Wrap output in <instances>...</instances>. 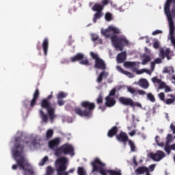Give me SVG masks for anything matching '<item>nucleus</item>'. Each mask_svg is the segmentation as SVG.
Returning a JSON list of instances; mask_svg holds the SVG:
<instances>
[{
    "label": "nucleus",
    "instance_id": "46",
    "mask_svg": "<svg viewBox=\"0 0 175 175\" xmlns=\"http://www.w3.org/2000/svg\"><path fill=\"white\" fill-rule=\"evenodd\" d=\"M105 20L107 21H111L113 20V15L110 12H107L105 14Z\"/></svg>",
    "mask_w": 175,
    "mask_h": 175
},
{
    "label": "nucleus",
    "instance_id": "44",
    "mask_svg": "<svg viewBox=\"0 0 175 175\" xmlns=\"http://www.w3.org/2000/svg\"><path fill=\"white\" fill-rule=\"evenodd\" d=\"M47 161H49V157L45 156L39 163L40 166H44Z\"/></svg>",
    "mask_w": 175,
    "mask_h": 175
},
{
    "label": "nucleus",
    "instance_id": "9",
    "mask_svg": "<svg viewBox=\"0 0 175 175\" xmlns=\"http://www.w3.org/2000/svg\"><path fill=\"white\" fill-rule=\"evenodd\" d=\"M129 137H128V135H126V133H124L123 131H121L118 135H116V139L118 142H120V143H123L124 146H126V142H128L129 139Z\"/></svg>",
    "mask_w": 175,
    "mask_h": 175
},
{
    "label": "nucleus",
    "instance_id": "50",
    "mask_svg": "<svg viewBox=\"0 0 175 175\" xmlns=\"http://www.w3.org/2000/svg\"><path fill=\"white\" fill-rule=\"evenodd\" d=\"M117 92V89L113 88L112 89L108 95V96L111 97V96H116V93Z\"/></svg>",
    "mask_w": 175,
    "mask_h": 175
},
{
    "label": "nucleus",
    "instance_id": "22",
    "mask_svg": "<svg viewBox=\"0 0 175 175\" xmlns=\"http://www.w3.org/2000/svg\"><path fill=\"white\" fill-rule=\"evenodd\" d=\"M117 70H118V72H120V73H122V75H125L126 76H128V77H129V79H133L134 76L133 74H132V72H129L125 70H124L121 66H118L116 67Z\"/></svg>",
    "mask_w": 175,
    "mask_h": 175
},
{
    "label": "nucleus",
    "instance_id": "27",
    "mask_svg": "<svg viewBox=\"0 0 175 175\" xmlns=\"http://www.w3.org/2000/svg\"><path fill=\"white\" fill-rule=\"evenodd\" d=\"M103 9H104L103 5H102L100 3H95L92 8L93 12H102Z\"/></svg>",
    "mask_w": 175,
    "mask_h": 175
},
{
    "label": "nucleus",
    "instance_id": "18",
    "mask_svg": "<svg viewBox=\"0 0 175 175\" xmlns=\"http://www.w3.org/2000/svg\"><path fill=\"white\" fill-rule=\"evenodd\" d=\"M138 85L139 87H142V88H144V90H147L148 87H150V83H148V81L146 79H140L138 81Z\"/></svg>",
    "mask_w": 175,
    "mask_h": 175
},
{
    "label": "nucleus",
    "instance_id": "12",
    "mask_svg": "<svg viewBox=\"0 0 175 175\" xmlns=\"http://www.w3.org/2000/svg\"><path fill=\"white\" fill-rule=\"evenodd\" d=\"M74 111L79 117H90V111L83 110L80 107H75Z\"/></svg>",
    "mask_w": 175,
    "mask_h": 175
},
{
    "label": "nucleus",
    "instance_id": "29",
    "mask_svg": "<svg viewBox=\"0 0 175 175\" xmlns=\"http://www.w3.org/2000/svg\"><path fill=\"white\" fill-rule=\"evenodd\" d=\"M101 33H102L103 36H105V38H110V36L111 35V31L109 29V27L106 29H102Z\"/></svg>",
    "mask_w": 175,
    "mask_h": 175
},
{
    "label": "nucleus",
    "instance_id": "59",
    "mask_svg": "<svg viewBox=\"0 0 175 175\" xmlns=\"http://www.w3.org/2000/svg\"><path fill=\"white\" fill-rule=\"evenodd\" d=\"M159 33H162V31H161V30H156V31H154L152 33V35H153V36L159 35Z\"/></svg>",
    "mask_w": 175,
    "mask_h": 175
},
{
    "label": "nucleus",
    "instance_id": "26",
    "mask_svg": "<svg viewBox=\"0 0 175 175\" xmlns=\"http://www.w3.org/2000/svg\"><path fill=\"white\" fill-rule=\"evenodd\" d=\"M167 96H169L170 98H167L164 101V103L165 105H173V103L175 102V96L174 94H168Z\"/></svg>",
    "mask_w": 175,
    "mask_h": 175
},
{
    "label": "nucleus",
    "instance_id": "11",
    "mask_svg": "<svg viewBox=\"0 0 175 175\" xmlns=\"http://www.w3.org/2000/svg\"><path fill=\"white\" fill-rule=\"evenodd\" d=\"M119 103L123 105V106H133V100L131 98L121 96L118 99Z\"/></svg>",
    "mask_w": 175,
    "mask_h": 175
},
{
    "label": "nucleus",
    "instance_id": "51",
    "mask_svg": "<svg viewBox=\"0 0 175 175\" xmlns=\"http://www.w3.org/2000/svg\"><path fill=\"white\" fill-rule=\"evenodd\" d=\"M159 90H163V88H165V87L167 86L166 83L165 82H163L162 81H161L160 83H159Z\"/></svg>",
    "mask_w": 175,
    "mask_h": 175
},
{
    "label": "nucleus",
    "instance_id": "45",
    "mask_svg": "<svg viewBox=\"0 0 175 175\" xmlns=\"http://www.w3.org/2000/svg\"><path fill=\"white\" fill-rule=\"evenodd\" d=\"M67 96V94L64 92H60L57 95V99H64Z\"/></svg>",
    "mask_w": 175,
    "mask_h": 175
},
{
    "label": "nucleus",
    "instance_id": "17",
    "mask_svg": "<svg viewBox=\"0 0 175 175\" xmlns=\"http://www.w3.org/2000/svg\"><path fill=\"white\" fill-rule=\"evenodd\" d=\"M116 59L118 64H122L123 62H125L126 60V51H122L118 54Z\"/></svg>",
    "mask_w": 175,
    "mask_h": 175
},
{
    "label": "nucleus",
    "instance_id": "62",
    "mask_svg": "<svg viewBox=\"0 0 175 175\" xmlns=\"http://www.w3.org/2000/svg\"><path fill=\"white\" fill-rule=\"evenodd\" d=\"M165 88V92H172V88L169 86H166Z\"/></svg>",
    "mask_w": 175,
    "mask_h": 175
},
{
    "label": "nucleus",
    "instance_id": "21",
    "mask_svg": "<svg viewBox=\"0 0 175 175\" xmlns=\"http://www.w3.org/2000/svg\"><path fill=\"white\" fill-rule=\"evenodd\" d=\"M42 50L44 51V55H47L49 51V38H45L42 42Z\"/></svg>",
    "mask_w": 175,
    "mask_h": 175
},
{
    "label": "nucleus",
    "instance_id": "15",
    "mask_svg": "<svg viewBox=\"0 0 175 175\" xmlns=\"http://www.w3.org/2000/svg\"><path fill=\"white\" fill-rule=\"evenodd\" d=\"M40 93L39 92V89H36L33 95V98L30 102V107H33L35 105H36V102H38V98H39Z\"/></svg>",
    "mask_w": 175,
    "mask_h": 175
},
{
    "label": "nucleus",
    "instance_id": "63",
    "mask_svg": "<svg viewBox=\"0 0 175 175\" xmlns=\"http://www.w3.org/2000/svg\"><path fill=\"white\" fill-rule=\"evenodd\" d=\"M99 172L102 174V175H107V171H105L103 169H100Z\"/></svg>",
    "mask_w": 175,
    "mask_h": 175
},
{
    "label": "nucleus",
    "instance_id": "16",
    "mask_svg": "<svg viewBox=\"0 0 175 175\" xmlns=\"http://www.w3.org/2000/svg\"><path fill=\"white\" fill-rule=\"evenodd\" d=\"M116 99L113 97H110V96H107L105 98V106L107 107H113L116 103Z\"/></svg>",
    "mask_w": 175,
    "mask_h": 175
},
{
    "label": "nucleus",
    "instance_id": "33",
    "mask_svg": "<svg viewBox=\"0 0 175 175\" xmlns=\"http://www.w3.org/2000/svg\"><path fill=\"white\" fill-rule=\"evenodd\" d=\"M109 31H111V33L112 32V33L113 35H118L120 34V29H118V27H115L113 26H109Z\"/></svg>",
    "mask_w": 175,
    "mask_h": 175
},
{
    "label": "nucleus",
    "instance_id": "37",
    "mask_svg": "<svg viewBox=\"0 0 175 175\" xmlns=\"http://www.w3.org/2000/svg\"><path fill=\"white\" fill-rule=\"evenodd\" d=\"M54 174V168L51 166H48L46 170L45 175H53Z\"/></svg>",
    "mask_w": 175,
    "mask_h": 175
},
{
    "label": "nucleus",
    "instance_id": "4",
    "mask_svg": "<svg viewBox=\"0 0 175 175\" xmlns=\"http://www.w3.org/2000/svg\"><path fill=\"white\" fill-rule=\"evenodd\" d=\"M62 154L64 155H71V157H73L75 155V148L69 144H66L55 150V155L56 157H60Z\"/></svg>",
    "mask_w": 175,
    "mask_h": 175
},
{
    "label": "nucleus",
    "instance_id": "32",
    "mask_svg": "<svg viewBox=\"0 0 175 175\" xmlns=\"http://www.w3.org/2000/svg\"><path fill=\"white\" fill-rule=\"evenodd\" d=\"M127 142H128L129 146L131 148V151L132 152H135V151H136V145H135V142H133L131 139H129Z\"/></svg>",
    "mask_w": 175,
    "mask_h": 175
},
{
    "label": "nucleus",
    "instance_id": "2",
    "mask_svg": "<svg viewBox=\"0 0 175 175\" xmlns=\"http://www.w3.org/2000/svg\"><path fill=\"white\" fill-rule=\"evenodd\" d=\"M66 163H68V159L66 157H60L55 161V165L57 175H69V173H73L75 172L74 168L66 172V169H68Z\"/></svg>",
    "mask_w": 175,
    "mask_h": 175
},
{
    "label": "nucleus",
    "instance_id": "48",
    "mask_svg": "<svg viewBox=\"0 0 175 175\" xmlns=\"http://www.w3.org/2000/svg\"><path fill=\"white\" fill-rule=\"evenodd\" d=\"M152 81L154 83V84H159L161 83V81H162V79H158V77H154L152 78Z\"/></svg>",
    "mask_w": 175,
    "mask_h": 175
},
{
    "label": "nucleus",
    "instance_id": "13",
    "mask_svg": "<svg viewBox=\"0 0 175 175\" xmlns=\"http://www.w3.org/2000/svg\"><path fill=\"white\" fill-rule=\"evenodd\" d=\"M171 53L172 51H170V49L167 48L165 50V49L162 48L160 49V57H161L162 59H164L165 57H166L169 61L171 59L170 56Z\"/></svg>",
    "mask_w": 175,
    "mask_h": 175
},
{
    "label": "nucleus",
    "instance_id": "31",
    "mask_svg": "<svg viewBox=\"0 0 175 175\" xmlns=\"http://www.w3.org/2000/svg\"><path fill=\"white\" fill-rule=\"evenodd\" d=\"M103 16V12H96L94 14V17H93V23H96L97 20L102 18Z\"/></svg>",
    "mask_w": 175,
    "mask_h": 175
},
{
    "label": "nucleus",
    "instance_id": "52",
    "mask_svg": "<svg viewBox=\"0 0 175 175\" xmlns=\"http://www.w3.org/2000/svg\"><path fill=\"white\" fill-rule=\"evenodd\" d=\"M99 39V36L97 34H92V40L93 42H96Z\"/></svg>",
    "mask_w": 175,
    "mask_h": 175
},
{
    "label": "nucleus",
    "instance_id": "49",
    "mask_svg": "<svg viewBox=\"0 0 175 175\" xmlns=\"http://www.w3.org/2000/svg\"><path fill=\"white\" fill-rule=\"evenodd\" d=\"M158 139H159V136L157 135L155 137V142L157 146H159V147H163V146H165V144L163 142L159 143V141H158Z\"/></svg>",
    "mask_w": 175,
    "mask_h": 175
},
{
    "label": "nucleus",
    "instance_id": "24",
    "mask_svg": "<svg viewBox=\"0 0 175 175\" xmlns=\"http://www.w3.org/2000/svg\"><path fill=\"white\" fill-rule=\"evenodd\" d=\"M107 76H109V72H106V71L103 70L101 72H100V74L96 79V81L98 83H102V81L103 80V77H104V79H107Z\"/></svg>",
    "mask_w": 175,
    "mask_h": 175
},
{
    "label": "nucleus",
    "instance_id": "25",
    "mask_svg": "<svg viewBox=\"0 0 175 175\" xmlns=\"http://www.w3.org/2000/svg\"><path fill=\"white\" fill-rule=\"evenodd\" d=\"M84 59V55L83 53H77L74 57H70L71 62H77V61H81Z\"/></svg>",
    "mask_w": 175,
    "mask_h": 175
},
{
    "label": "nucleus",
    "instance_id": "57",
    "mask_svg": "<svg viewBox=\"0 0 175 175\" xmlns=\"http://www.w3.org/2000/svg\"><path fill=\"white\" fill-rule=\"evenodd\" d=\"M137 92L138 95H146V91L142 90H137Z\"/></svg>",
    "mask_w": 175,
    "mask_h": 175
},
{
    "label": "nucleus",
    "instance_id": "55",
    "mask_svg": "<svg viewBox=\"0 0 175 175\" xmlns=\"http://www.w3.org/2000/svg\"><path fill=\"white\" fill-rule=\"evenodd\" d=\"M142 107V104H140L139 103H134L133 100V105H131V107Z\"/></svg>",
    "mask_w": 175,
    "mask_h": 175
},
{
    "label": "nucleus",
    "instance_id": "5",
    "mask_svg": "<svg viewBox=\"0 0 175 175\" xmlns=\"http://www.w3.org/2000/svg\"><path fill=\"white\" fill-rule=\"evenodd\" d=\"M40 106L42 109H45L49 116L51 122H54L55 119V108L51 107V103L47 100V99H42L40 103Z\"/></svg>",
    "mask_w": 175,
    "mask_h": 175
},
{
    "label": "nucleus",
    "instance_id": "40",
    "mask_svg": "<svg viewBox=\"0 0 175 175\" xmlns=\"http://www.w3.org/2000/svg\"><path fill=\"white\" fill-rule=\"evenodd\" d=\"M158 97L160 99V100H161V102H163V103L166 100L165 95V93L163 92H160L158 94Z\"/></svg>",
    "mask_w": 175,
    "mask_h": 175
},
{
    "label": "nucleus",
    "instance_id": "20",
    "mask_svg": "<svg viewBox=\"0 0 175 175\" xmlns=\"http://www.w3.org/2000/svg\"><path fill=\"white\" fill-rule=\"evenodd\" d=\"M148 171V167L146 166L139 167L137 170H135V173L136 175H142L144 174V173H147Z\"/></svg>",
    "mask_w": 175,
    "mask_h": 175
},
{
    "label": "nucleus",
    "instance_id": "30",
    "mask_svg": "<svg viewBox=\"0 0 175 175\" xmlns=\"http://www.w3.org/2000/svg\"><path fill=\"white\" fill-rule=\"evenodd\" d=\"M125 68H130L131 69H135L136 68V63L133 62H126L124 64Z\"/></svg>",
    "mask_w": 175,
    "mask_h": 175
},
{
    "label": "nucleus",
    "instance_id": "3",
    "mask_svg": "<svg viewBox=\"0 0 175 175\" xmlns=\"http://www.w3.org/2000/svg\"><path fill=\"white\" fill-rule=\"evenodd\" d=\"M111 42L117 51H122L125 46L129 45V41L122 36H111Z\"/></svg>",
    "mask_w": 175,
    "mask_h": 175
},
{
    "label": "nucleus",
    "instance_id": "7",
    "mask_svg": "<svg viewBox=\"0 0 175 175\" xmlns=\"http://www.w3.org/2000/svg\"><path fill=\"white\" fill-rule=\"evenodd\" d=\"M150 157L155 162H159L166 157V154L162 150H157L155 153H150Z\"/></svg>",
    "mask_w": 175,
    "mask_h": 175
},
{
    "label": "nucleus",
    "instance_id": "60",
    "mask_svg": "<svg viewBox=\"0 0 175 175\" xmlns=\"http://www.w3.org/2000/svg\"><path fill=\"white\" fill-rule=\"evenodd\" d=\"M150 68H151L152 72H154V69H155V62H152L150 63Z\"/></svg>",
    "mask_w": 175,
    "mask_h": 175
},
{
    "label": "nucleus",
    "instance_id": "61",
    "mask_svg": "<svg viewBox=\"0 0 175 175\" xmlns=\"http://www.w3.org/2000/svg\"><path fill=\"white\" fill-rule=\"evenodd\" d=\"M31 144L32 146H33V147H35L36 146H38V140H36V139H33L31 141Z\"/></svg>",
    "mask_w": 175,
    "mask_h": 175
},
{
    "label": "nucleus",
    "instance_id": "1",
    "mask_svg": "<svg viewBox=\"0 0 175 175\" xmlns=\"http://www.w3.org/2000/svg\"><path fill=\"white\" fill-rule=\"evenodd\" d=\"M24 145L23 144V139L19 137H15V142L12 148V155L16 164L12 165V170H17L19 167L20 170L27 172L29 175L35 174L33 169L31 167V164L28 159L24 156Z\"/></svg>",
    "mask_w": 175,
    "mask_h": 175
},
{
    "label": "nucleus",
    "instance_id": "19",
    "mask_svg": "<svg viewBox=\"0 0 175 175\" xmlns=\"http://www.w3.org/2000/svg\"><path fill=\"white\" fill-rule=\"evenodd\" d=\"M40 118L42 120V122L47 124L49 122V115L44 112L43 109L39 110Z\"/></svg>",
    "mask_w": 175,
    "mask_h": 175
},
{
    "label": "nucleus",
    "instance_id": "23",
    "mask_svg": "<svg viewBox=\"0 0 175 175\" xmlns=\"http://www.w3.org/2000/svg\"><path fill=\"white\" fill-rule=\"evenodd\" d=\"M118 133V127L117 126H113L110 130H109L107 136L108 137H113V136H116L117 133Z\"/></svg>",
    "mask_w": 175,
    "mask_h": 175
},
{
    "label": "nucleus",
    "instance_id": "41",
    "mask_svg": "<svg viewBox=\"0 0 175 175\" xmlns=\"http://www.w3.org/2000/svg\"><path fill=\"white\" fill-rule=\"evenodd\" d=\"M127 91H128V92H130V94H131L132 95H134V94H136V92H137V90H136L132 86H129L127 88Z\"/></svg>",
    "mask_w": 175,
    "mask_h": 175
},
{
    "label": "nucleus",
    "instance_id": "56",
    "mask_svg": "<svg viewBox=\"0 0 175 175\" xmlns=\"http://www.w3.org/2000/svg\"><path fill=\"white\" fill-rule=\"evenodd\" d=\"M148 169L149 173H150V172H152L153 170H155V164L149 165V167Z\"/></svg>",
    "mask_w": 175,
    "mask_h": 175
},
{
    "label": "nucleus",
    "instance_id": "10",
    "mask_svg": "<svg viewBox=\"0 0 175 175\" xmlns=\"http://www.w3.org/2000/svg\"><path fill=\"white\" fill-rule=\"evenodd\" d=\"M60 143L61 140L59 138H54L49 142L48 146L50 150H53L55 152V150L57 148H58Z\"/></svg>",
    "mask_w": 175,
    "mask_h": 175
},
{
    "label": "nucleus",
    "instance_id": "58",
    "mask_svg": "<svg viewBox=\"0 0 175 175\" xmlns=\"http://www.w3.org/2000/svg\"><path fill=\"white\" fill-rule=\"evenodd\" d=\"M153 47L154 49H159V42L158 41H155L154 43H153Z\"/></svg>",
    "mask_w": 175,
    "mask_h": 175
},
{
    "label": "nucleus",
    "instance_id": "28",
    "mask_svg": "<svg viewBox=\"0 0 175 175\" xmlns=\"http://www.w3.org/2000/svg\"><path fill=\"white\" fill-rule=\"evenodd\" d=\"M53 136H54V130L51 129H48L45 135L46 140H50V139H52Z\"/></svg>",
    "mask_w": 175,
    "mask_h": 175
},
{
    "label": "nucleus",
    "instance_id": "8",
    "mask_svg": "<svg viewBox=\"0 0 175 175\" xmlns=\"http://www.w3.org/2000/svg\"><path fill=\"white\" fill-rule=\"evenodd\" d=\"M81 106L84 109H87L86 111H89V116H91V111L95 109V103L88 100L83 101L81 103Z\"/></svg>",
    "mask_w": 175,
    "mask_h": 175
},
{
    "label": "nucleus",
    "instance_id": "38",
    "mask_svg": "<svg viewBox=\"0 0 175 175\" xmlns=\"http://www.w3.org/2000/svg\"><path fill=\"white\" fill-rule=\"evenodd\" d=\"M77 174L79 175H87V172L83 167H78Z\"/></svg>",
    "mask_w": 175,
    "mask_h": 175
},
{
    "label": "nucleus",
    "instance_id": "54",
    "mask_svg": "<svg viewBox=\"0 0 175 175\" xmlns=\"http://www.w3.org/2000/svg\"><path fill=\"white\" fill-rule=\"evenodd\" d=\"M57 105L59 106H64L65 105V101L62 98L57 99Z\"/></svg>",
    "mask_w": 175,
    "mask_h": 175
},
{
    "label": "nucleus",
    "instance_id": "34",
    "mask_svg": "<svg viewBox=\"0 0 175 175\" xmlns=\"http://www.w3.org/2000/svg\"><path fill=\"white\" fill-rule=\"evenodd\" d=\"M107 173H108L109 175H122L121 174L120 170H119L118 171L113 170H107Z\"/></svg>",
    "mask_w": 175,
    "mask_h": 175
},
{
    "label": "nucleus",
    "instance_id": "36",
    "mask_svg": "<svg viewBox=\"0 0 175 175\" xmlns=\"http://www.w3.org/2000/svg\"><path fill=\"white\" fill-rule=\"evenodd\" d=\"M146 98L148 100H150L152 103H155V96L152 93H148L146 94Z\"/></svg>",
    "mask_w": 175,
    "mask_h": 175
},
{
    "label": "nucleus",
    "instance_id": "42",
    "mask_svg": "<svg viewBox=\"0 0 175 175\" xmlns=\"http://www.w3.org/2000/svg\"><path fill=\"white\" fill-rule=\"evenodd\" d=\"M79 64H81V65H85V66H88L90 65V61H88V59H82L79 62Z\"/></svg>",
    "mask_w": 175,
    "mask_h": 175
},
{
    "label": "nucleus",
    "instance_id": "35",
    "mask_svg": "<svg viewBox=\"0 0 175 175\" xmlns=\"http://www.w3.org/2000/svg\"><path fill=\"white\" fill-rule=\"evenodd\" d=\"M150 61H151V57H150V55H146L144 57L142 64L147 65V64H148V62H150Z\"/></svg>",
    "mask_w": 175,
    "mask_h": 175
},
{
    "label": "nucleus",
    "instance_id": "47",
    "mask_svg": "<svg viewBox=\"0 0 175 175\" xmlns=\"http://www.w3.org/2000/svg\"><path fill=\"white\" fill-rule=\"evenodd\" d=\"M164 150L165 151H166L167 154L169 155V154H170L171 152L170 150H172L171 145H170L169 144H165Z\"/></svg>",
    "mask_w": 175,
    "mask_h": 175
},
{
    "label": "nucleus",
    "instance_id": "6",
    "mask_svg": "<svg viewBox=\"0 0 175 175\" xmlns=\"http://www.w3.org/2000/svg\"><path fill=\"white\" fill-rule=\"evenodd\" d=\"M90 56L92 59H94V68L96 69H100L101 70H106V63L102 58L99 57L97 53L90 52Z\"/></svg>",
    "mask_w": 175,
    "mask_h": 175
},
{
    "label": "nucleus",
    "instance_id": "64",
    "mask_svg": "<svg viewBox=\"0 0 175 175\" xmlns=\"http://www.w3.org/2000/svg\"><path fill=\"white\" fill-rule=\"evenodd\" d=\"M170 128L171 131H173V134L174 135V133H175V126H174V124H171Z\"/></svg>",
    "mask_w": 175,
    "mask_h": 175
},
{
    "label": "nucleus",
    "instance_id": "14",
    "mask_svg": "<svg viewBox=\"0 0 175 175\" xmlns=\"http://www.w3.org/2000/svg\"><path fill=\"white\" fill-rule=\"evenodd\" d=\"M91 165L93 167L92 169V173H94V172H98L99 167H98L97 165H100V166H104L103 163H102V161H100V159L96 158L94 159V161L91 163Z\"/></svg>",
    "mask_w": 175,
    "mask_h": 175
},
{
    "label": "nucleus",
    "instance_id": "43",
    "mask_svg": "<svg viewBox=\"0 0 175 175\" xmlns=\"http://www.w3.org/2000/svg\"><path fill=\"white\" fill-rule=\"evenodd\" d=\"M96 103L97 105H100L101 103H103V96H102V94H100L96 98Z\"/></svg>",
    "mask_w": 175,
    "mask_h": 175
},
{
    "label": "nucleus",
    "instance_id": "53",
    "mask_svg": "<svg viewBox=\"0 0 175 175\" xmlns=\"http://www.w3.org/2000/svg\"><path fill=\"white\" fill-rule=\"evenodd\" d=\"M109 0H102L101 5L103 6V8H105V6H107V5L109 3Z\"/></svg>",
    "mask_w": 175,
    "mask_h": 175
},
{
    "label": "nucleus",
    "instance_id": "39",
    "mask_svg": "<svg viewBox=\"0 0 175 175\" xmlns=\"http://www.w3.org/2000/svg\"><path fill=\"white\" fill-rule=\"evenodd\" d=\"M172 142H173V135H172V134H168L166 137L165 144H170Z\"/></svg>",
    "mask_w": 175,
    "mask_h": 175
}]
</instances>
